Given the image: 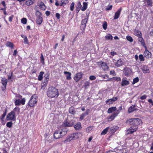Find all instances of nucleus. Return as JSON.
<instances>
[{
  "mask_svg": "<svg viewBox=\"0 0 153 153\" xmlns=\"http://www.w3.org/2000/svg\"><path fill=\"white\" fill-rule=\"evenodd\" d=\"M142 122L141 119L138 118H132L126 120V123L135 127L133 128L132 127H131L126 131V134L128 135L130 134H132L136 131L138 128L137 126L142 123Z\"/></svg>",
  "mask_w": 153,
  "mask_h": 153,
  "instance_id": "f257e3e1",
  "label": "nucleus"
},
{
  "mask_svg": "<svg viewBox=\"0 0 153 153\" xmlns=\"http://www.w3.org/2000/svg\"><path fill=\"white\" fill-rule=\"evenodd\" d=\"M59 94L58 90L54 87L49 88L47 92L48 97L51 98L57 97Z\"/></svg>",
  "mask_w": 153,
  "mask_h": 153,
  "instance_id": "f03ea898",
  "label": "nucleus"
},
{
  "mask_svg": "<svg viewBox=\"0 0 153 153\" xmlns=\"http://www.w3.org/2000/svg\"><path fill=\"white\" fill-rule=\"evenodd\" d=\"M15 113L14 111H11L9 113L7 116V120H15Z\"/></svg>",
  "mask_w": 153,
  "mask_h": 153,
  "instance_id": "7ed1b4c3",
  "label": "nucleus"
},
{
  "mask_svg": "<svg viewBox=\"0 0 153 153\" xmlns=\"http://www.w3.org/2000/svg\"><path fill=\"white\" fill-rule=\"evenodd\" d=\"M37 102L36 99V98L32 96L28 103V105L30 107H33L34 106V104Z\"/></svg>",
  "mask_w": 153,
  "mask_h": 153,
  "instance_id": "20e7f679",
  "label": "nucleus"
},
{
  "mask_svg": "<svg viewBox=\"0 0 153 153\" xmlns=\"http://www.w3.org/2000/svg\"><path fill=\"white\" fill-rule=\"evenodd\" d=\"M89 16V13H86L85 17L84 19L82 21L81 26L83 28H85L86 27V24L88 21Z\"/></svg>",
  "mask_w": 153,
  "mask_h": 153,
  "instance_id": "39448f33",
  "label": "nucleus"
},
{
  "mask_svg": "<svg viewBox=\"0 0 153 153\" xmlns=\"http://www.w3.org/2000/svg\"><path fill=\"white\" fill-rule=\"evenodd\" d=\"M75 140V137L74 136V133L70 134L68 136L66 140H65L64 142V143H67L69 142L72 140Z\"/></svg>",
  "mask_w": 153,
  "mask_h": 153,
  "instance_id": "423d86ee",
  "label": "nucleus"
},
{
  "mask_svg": "<svg viewBox=\"0 0 153 153\" xmlns=\"http://www.w3.org/2000/svg\"><path fill=\"white\" fill-rule=\"evenodd\" d=\"M61 132L60 130H56L53 134L54 138L57 139L62 137Z\"/></svg>",
  "mask_w": 153,
  "mask_h": 153,
  "instance_id": "0eeeda50",
  "label": "nucleus"
},
{
  "mask_svg": "<svg viewBox=\"0 0 153 153\" xmlns=\"http://www.w3.org/2000/svg\"><path fill=\"white\" fill-rule=\"evenodd\" d=\"M131 68H126L124 69V73L126 76H129L131 73Z\"/></svg>",
  "mask_w": 153,
  "mask_h": 153,
  "instance_id": "6e6552de",
  "label": "nucleus"
},
{
  "mask_svg": "<svg viewBox=\"0 0 153 153\" xmlns=\"http://www.w3.org/2000/svg\"><path fill=\"white\" fill-rule=\"evenodd\" d=\"M141 69L144 73H148L150 72L149 68L147 65H144L142 66Z\"/></svg>",
  "mask_w": 153,
  "mask_h": 153,
  "instance_id": "1a4fd4ad",
  "label": "nucleus"
},
{
  "mask_svg": "<svg viewBox=\"0 0 153 153\" xmlns=\"http://www.w3.org/2000/svg\"><path fill=\"white\" fill-rule=\"evenodd\" d=\"M119 113V112L118 111H116L113 113L112 115L109 117L108 120L109 121H112L113 120L115 117L117 116L118 114Z\"/></svg>",
  "mask_w": 153,
  "mask_h": 153,
  "instance_id": "9d476101",
  "label": "nucleus"
},
{
  "mask_svg": "<svg viewBox=\"0 0 153 153\" xmlns=\"http://www.w3.org/2000/svg\"><path fill=\"white\" fill-rule=\"evenodd\" d=\"M82 75L81 72L77 73L74 77V79L76 82H78L81 78Z\"/></svg>",
  "mask_w": 153,
  "mask_h": 153,
  "instance_id": "9b49d317",
  "label": "nucleus"
},
{
  "mask_svg": "<svg viewBox=\"0 0 153 153\" xmlns=\"http://www.w3.org/2000/svg\"><path fill=\"white\" fill-rule=\"evenodd\" d=\"M117 97H113L112 99L108 100L106 101V102L108 105L113 104L115 101L117 100Z\"/></svg>",
  "mask_w": 153,
  "mask_h": 153,
  "instance_id": "f8f14e48",
  "label": "nucleus"
},
{
  "mask_svg": "<svg viewBox=\"0 0 153 153\" xmlns=\"http://www.w3.org/2000/svg\"><path fill=\"white\" fill-rule=\"evenodd\" d=\"M37 4L40 9L42 10H45L46 9V6L43 2L40 1L37 2Z\"/></svg>",
  "mask_w": 153,
  "mask_h": 153,
  "instance_id": "ddd939ff",
  "label": "nucleus"
},
{
  "mask_svg": "<svg viewBox=\"0 0 153 153\" xmlns=\"http://www.w3.org/2000/svg\"><path fill=\"white\" fill-rule=\"evenodd\" d=\"M145 5L147 7H152V6L153 2L152 0H144Z\"/></svg>",
  "mask_w": 153,
  "mask_h": 153,
  "instance_id": "4468645a",
  "label": "nucleus"
},
{
  "mask_svg": "<svg viewBox=\"0 0 153 153\" xmlns=\"http://www.w3.org/2000/svg\"><path fill=\"white\" fill-rule=\"evenodd\" d=\"M7 82V80L5 78H3L1 80V83L4 86V87H2L3 90H4L6 88V86Z\"/></svg>",
  "mask_w": 153,
  "mask_h": 153,
  "instance_id": "2eb2a0df",
  "label": "nucleus"
},
{
  "mask_svg": "<svg viewBox=\"0 0 153 153\" xmlns=\"http://www.w3.org/2000/svg\"><path fill=\"white\" fill-rule=\"evenodd\" d=\"M135 105H132L131 107H130L128 109V112L129 113H131L133 112L134 111H136L138 110V109L137 108H135Z\"/></svg>",
  "mask_w": 153,
  "mask_h": 153,
  "instance_id": "dca6fc26",
  "label": "nucleus"
},
{
  "mask_svg": "<svg viewBox=\"0 0 153 153\" xmlns=\"http://www.w3.org/2000/svg\"><path fill=\"white\" fill-rule=\"evenodd\" d=\"M146 49H147V48ZM144 55L145 57L147 58H149L151 57V54L150 52L146 49L144 52Z\"/></svg>",
  "mask_w": 153,
  "mask_h": 153,
  "instance_id": "f3484780",
  "label": "nucleus"
},
{
  "mask_svg": "<svg viewBox=\"0 0 153 153\" xmlns=\"http://www.w3.org/2000/svg\"><path fill=\"white\" fill-rule=\"evenodd\" d=\"M122 10L121 8H120L118 9L117 12L115 13V15L114 17V19H117L119 17L120 15V12Z\"/></svg>",
  "mask_w": 153,
  "mask_h": 153,
  "instance_id": "a211bd4d",
  "label": "nucleus"
},
{
  "mask_svg": "<svg viewBox=\"0 0 153 153\" xmlns=\"http://www.w3.org/2000/svg\"><path fill=\"white\" fill-rule=\"evenodd\" d=\"M129 84V82L128 81L126 80L125 78L122 79L121 82V85L123 86H125Z\"/></svg>",
  "mask_w": 153,
  "mask_h": 153,
  "instance_id": "6ab92c4d",
  "label": "nucleus"
},
{
  "mask_svg": "<svg viewBox=\"0 0 153 153\" xmlns=\"http://www.w3.org/2000/svg\"><path fill=\"white\" fill-rule=\"evenodd\" d=\"M73 123H69L67 121H65L63 123V126L65 127H70L72 126Z\"/></svg>",
  "mask_w": 153,
  "mask_h": 153,
  "instance_id": "aec40b11",
  "label": "nucleus"
},
{
  "mask_svg": "<svg viewBox=\"0 0 153 153\" xmlns=\"http://www.w3.org/2000/svg\"><path fill=\"white\" fill-rule=\"evenodd\" d=\"M138 40L139 42H140L142 45H143L146 48V46L145 45V44L143 38L142 37V36H140V37H138Z\"/></svg>",
  "mask_w": 153,
  "mask_h": 153,
  "instance_id": "412c9836",
  "label": "nucleus"
},
{
  "mask_svg": "<svg viewBox=\"0 0 153 153\" xmlns=\"http://www.w3.org/2000/svg\"><path fill=\"white\" fill-rule=\"evenodd\" d=\"M43 19L42 16H39L37 17V18L36 19V23L40 25L42 22Z\"/></svg>",
  "mask_w": 153,
  "mask_h": 153,
  "instance_id": "4be33fe9",
  "label": "nucleus"
},
{
  "mask_svg": "<svg viewBox=\"0 0 153 153\" xmlns=\"http://www.w3.org/2000/svg\"><path fill=\"white\" fill-rule=\"evenodd\" d=\"M74 127L76 130H79L81 128V123L80 122H78L77 123L74 125Z\"/></svg>",
  "mask_w": 153,
  "mask_h": 153,
  "instance_id": "5701e85b",
  "label": "nucleus"
},
{
  "mask_svg": "<svg viewBox=\"0 0 153 153\" xmlns=\"http://www.w3.org/2000/svg\"><path fill=\"white\" fill-rule=\"evenodd\" d=\"M69 112L70 114L73 115L75 114L76 113L75 108L72 106L70 107L69 108Z\"/></svg>",
  "mask_w": 153,
  "mask_h": 153,
  "instance_id": "b1692460",
  "label": "nucleus"
},
{
  "mask_svg": "<svg viewBox=\"0 0 153 153\" xmlns=\"http://www.w3.org/2000/svg\"><path fill=\"white\" fill-rule=\"evenodd\" d=\"M134 34L138 36V37L142 36L141 32L139 30L135 29L134 31Z\"/></svg>",
  "mask_w": 153,
  "mask_h": 153,
  "instance_id": "393cba45",
  "label": "nucleus"
},
{
  "mask_svg": "<svg viewBox=\"0 0 153 153\" xmlns=\"http://www.w3.org/2000/svg\"><path fill=\"white\" fill-rule=\"evenodd\" d=\"M117 108L115 107H112L109 108L108 110V113H111L114 111H116Z\"/></svg>",
  "mask_w": 153,
  "mask_h": 153,
  "instance_id": "a878e982",
  "label": "nucleus"
},
{
  "mask_svg": "<svg viewBox=\"0 0 153 153\" xmlns=\"http://www.w3.org/2000/svg\"><path fill=\"white\" fill-rule=\"evenodd\" d=\"M64 74L66 75V79L68 80H70L71 79V73L68 71H64Z\"/></svg>",
  "mask_w": 153,
  "mask_h": 153,
  "instance_id": "bb28decb",
  "label": "nucleus"
},
{
  "mask_svg": "<svg viewBox=\"0 0 153 153\" xmlns=\"http://www.w3.org/2000/svg\"><path fill=\"white\" fill-rule=\"evenodd\" d=\"M123 64V62L120 59H118L115 64L116 66L117 67H119L122 65Z\"/></svg>",
  "mask_w": 153,
  "mask_h": 153,
  "instance_id": "cd10ccee",
  "label": "nucleus"
},
{
  "mask_svg": "<svg viewBox=\"0 0 153 153\" xmlns=\"http://www.w3.org/2000/svg\"><path fill=\"white\" fill-rule=\"evenodd\" d=\"M68 131V129L66 128L63 129L62 130H60V131L61 132V134L62 137L64 136L66 134L67 132Z\"/></svg>",
  "mask_w": 153,
  "mask_h": 153,
  "instance_id": "c85d7f7f",
  "label": "nucleus"
},
{
  "mask_svg": "<svg viewBox=\"0 0 153 153\" xmlns=\"http://www.w3.org/2000/svg\"><path fill=\"white\" fill-rule=\"evenodd\" d=\"M74 135L75 137V139H76L82 137V134L81 133L78 132L74 133Z\"/></svg>",
  "mask_w": 153,
  "mask_h": 153,
  "instance_id": "c756f323",
  "label": "nucleus"
},
{
  "mask_svg": "<svg viewBox=\"0 0 153 153\" xmlns=\"http://www.w3.org/2000/svg\"><path fill=\"white\" fill-rule=\"evenodd\" d=\"M49 75L48 73H47L45 74L44 76V79L45 80V81H44V83H47L49 80Z\"/></svg>",
  "mask_w": 153,
  "mask_h": 153,
  "instance_id": "7c9ffc66",
  "label": "nucleus"
},
{
  "mask_svg": "<svg viewBox=\"0 0 153 153\" xmlns=\"http://www.w3.org/2000/svg\"><path fill=\"white\" fill-rule=\"evenodd\" d=\"M83 7L81 8V10L82 11L85 10L87 8L88 3L86 2H83Z\"/></svg>",
  "mask_w": 153,
  "mask_h": 153,
  "instance_id": "2f4dec72",
  "label": "nucleus"
},
{
  "mask_svg": "<svg viewBox=\"0 0 153 153\" xmlns=\"http://www.w3.org/2000/svg\"><path fill=\"white\" fill-rule=\"evenodd\" d=\"M81 6L82 5H81V3L79 1L77 4V6L76 8V10L77 13L79 12Z\"/></svg>",
  "mask_w": 153,
  "mask_h": 153,
  "instance_id": "473e14b6",
  "label": "nucleus"
},
{
  "mask_svg": "<svg viewBox=\"0 0 153 153\" xmlns=\"http://www.w3.org/2000/svg\"><path fill=\"white\" fill-rule=\"evenodd\" d=\"M44 74V72L43 71H41L39 73V74L38 77V80L41 81V80L43 78V75Z\"/></svg>",
  "mask_w": 153,
  "mask_h": 153,
  "instance_id": "72a5a7b5",
  "label": "nucleus"
},
{
  "mask_svg": "<svg viewBox=\"0 0 153 153\" xmlns=\"http://www.w3.org/2000/svg\"><path fill=\"white\" fill-rule=\"evenodd\" d=\"M34 0H28L26 2V4L28 6L32 4L33 3Z\"/></svg>",
  "mask_w": 153,
  "mask_h": 153,
  "instance_id": "f704fd0d",
  "label": "nucleus"
},
{
  "mask_svg": "<svg viewBox=\"0 0 153 153\" xmlns=\"http://www.w3.org/2000/svg\"><path fill=\"white\" fill-rule=\"evenodd\" d=\"M7 112V110L6 109H5L4 112V113L2 114V115H1V118H0L1 120V121H3V120L5 116V115L6 114Z\"/></svg>",
  "mask_w": 153,
  "mask_h": 153,
  "instance_id": "c9c22d12",
  "label": "nucleus"
},
{
  "mask_svg": "<svg viewBox=\"0 0 153 153\" xmlns=\"http://www.w3.org/2000/svg\"><path fill=\"white\" fill-rule=\"evenodd\" d=\"M7 46L11 48V49H13V43L10 42H8L6 44Z\"/></svg>",
  "mask_w": 153,
  "mask_h": 153,
  "instance_id": "e433bc0d",
  "label": "nucleus"
},
{
  "mask_svg": "<svg viewBox=\"0 0 153 153\" xmlns=\"http://www.w3.org/2000/svg\"><path fill=\"white\" fill-rule=\"evenodd\" d=\"M102 27L105 30L107 28V22L106 21H104L102 23Z\"/></svg>",
  "mask_w": 153,
  "mask_h": 153,
  "instance_id": "4c0bfd02",
  "label": "nucleus"
},
{
  "mask_svg": "<svg viewBox=\"0 0 153 153\" xmlns=\"http://www.w3.org/2000/svg\"><path fill=\"white\" fill-rule=\"evenodd\" d=\"M109 129L108 127H107L105 129H104L101 132V135H103L105 134H106L108 129Z\"/></svg>",
  "mask_w": 153,
  "mask_h": 153,
  "instance_id": "58836bf2",
  "label": "nucleus"
},
{
  "mask_svg": "<svg viewBox=\"0 0 153 153\" xmlns=\"http://www.w3.org/2000/svg\"><path fill=\"white\" fill-rule=\"evenodd\" d=\"M94 126H93L88 127L86 129V131L88 132H90L93 129Z\"/></svg>",
  "mask_w": 153,
  "mask_h": 153,
  "instance_id": "ea45409f",
  "label": "nucleus"
},
{
  "mask_svg": "<svg viewBox=\"0 0 153 153\" xmlns=\"http://www.w3.org/2000/svg\"><path fill=\"white\" fill-rule=\"evenodd\" d=\"M105 38L107 40H112L113 39V37L111 34H109L108 36H105Z\"/></svg>",
  "mask_w": 153,
  "mask_h": 153,
  "instance_id": "a19ab883",
  "label": "nucleus"
},
{
  "mask_svg": "<svg viewBox=\"0 0 153 153\" xmlns=\"http://www.w3.org/2000/svg\"><path fill=\"white\" fill-rule=\"evenodd\" d=\"M139 81V79L138 77H137L134 78L133 80V81L132 83V85L134 84L135 83L138 82Z\"/></svg>",
  "mask_w": 153,
  "mask_h": 153,
  "instance_id": "79ce46f5",
  "label": "nucleus"
},
{
  "mask_svg": "<svg viewBox=\"0 0 153 153\" xmlns=\"http://www.w3.org/2000/svg\"><path fill=\"white\" fill-rule=\"evenodd\" d=\"M40 61L41 62L43 65H44L45 64L44 62V59L43 55L42 53L41 54V56L40 57Z\"/></svg>",
  "mask_w": 153,
  "mask_h": 153,
  "instance_id": "37998d69",
  "label": "nucleus"
},
{
  "mask_svg": "<svg viewBox=\"0 0 153 153\" xmlns=\"http://www.w3.org/2000/svg\"><path fill=\"white\" fill-rule=\"evenodd\" d=\"M13 111H14V112H15V111L18 114L20 111V108L18 107H16L13 109Z\"/></svg>",
  "mask_w": 153,
  "mask_h": 153,
  "instance_id": "c03bdc74",
  "label": "nucleus"
},
{
  "mask_svg": "<svg viewBox=\"0 0 153 153\" xmlns=\"http://www.w3.org/2000/svg\"><path fill=\"white\" fill-rule=\"evenodd\" d=\"M13 123L12 122L10 121L8 122L6 124V126L7 127L9 128H11L12 126Z\"/></svg>",
  "mask_w": 153,
  "mask_h": 153,
  "instance_id": "a18cd8bd",
  "label": "nucleus"
},
{
  "mask_svg": "<svg viewBox=\"0 0 153 153\" xmlns=\"http://www.w3.org/2000/svg\"><path fill=\"white\" fill-rule=\"evenodd\" d=\"M110 129L111 130H112L113 131V132H114L119 129V127L117 126H116L115 127H113L111 128Z\"/></svg>",
  "mask_w": 153,
  "mask_h": 153,
  "instance_id": "49530a36",
  "label": "nucleus"
},
{
  "mask_svg": "<svg viewBox=\"0 0 153 153\" xmlns=\"http://www.w3.org/2000/svg\"><path fill=\"white\" fill-rule=\"evenodd\" d=\"M126 39L130 42H132L133 41L132 38L130 36H126Z\"/></svg>",
  "mask_w": 153,
  "mask_h": 153,
  "instance_id": "de8ad7c7",
  "label": "nucleus"
},
{
  "mask_svg": "<svg viewBox=\"0 0 153 153\" xmlns=\"http://www.w3.org/2000/svg\"><path fill=\"white\" fill-rule=\"evenodd\" d=\"M21 22L24 24L27 23V20L26 18H23L21 19Z\"/></svg>",
  "mask_w": 153,
  "mask_h": 153,
  "instance_id": "09e8293b",
  "label": "nucleus"
},
{
  "mask_svg": "<svg viewBox=\"0 0 153 153\" xmlns=\"http://www.w3.org/2000/svg\"><path fill=\"white\" fill-rule=\"evenodd\" d=\"M140 60L141 61H143L144 60V57L143 56L142 54H140L139 56Z\"/></svg>",
  "mask_w": 153,
  "mask_h": 153,
  "instance_id": "8fccbe9b",
  "label": "nucleus"
},
{
  "mask_svg": "<svg viewBox=\"0 0 153 153\" xmlns=\"http://www.w3.org/2000/svg\"><path fill=\"white\" fill-rule=\"evenodd\" d=\"M20 103V100H16L15 102V105H19Z\"/></svg>",
  "mask_w": 153,
  "mask_h": 153,
  "instance_id": "3c124183",
  "label": "nucleus"
},
{
  "mask_svg": "<svg viewBox=\"0 0 153 153\" xmlns=\"http://www.w3.org/2000/svg\"><path fill=\"white\" fill-rule=\"evenodd\" d=\"M74 3L72 2L70 6V10L73 11L74 9Z\"/></svg>",
  "mask_w": 153,
  "mask_h": 153,
  "instance_id": "603ef678",
  "label": "nucleus"
},
{
  "mask_svg": "<svg viewBox=\"0 0 153 153\" xmlns=\"http://www.w3.org/2000/svg\"><path fill=\"white\" fill-rule=\"evenodd\" d=\"M36 15L37 17H39V16H41V15H42L41 13L39 11L37 10L36 11Z\"/></svg>",
  "mask_w": 153,
  "mask_h": 153,
  "instance_id": "864d4df0",
  "label": "nucleus"
},
{
  "mask_svg": "<svg viewBox=\"0 0 153 153\" xmlns=\"http://www.w3.org/2000/svg\"><path fill=\"white\" fill-rule=\"evenodd\" d=\"M113 79H114L115 81H120L121 79L120 77H113Z\"/></svg>",
  "mask_w": 153,
  "mask_h": 153,
  "instance_id": "5fc2aeb1",
  "label": "nucleus"
},
{
  "mask_svg": "<svg viewBox=\"0 0 153 153\" xmlns=\"http://www.w3.org/2000/svg\"><path fill=\"white\" fill-rule=\"evenodd\" d=\"M86 115H85V114L84 113H82V114H81V115H80V119L81 120H82L85 117V116H86Z\"/></svg>",
  "mask_w": 153,
  "mask_h": 153,
  "instance_id": "6e6d98bb",
  "label": "nucleus"
},
{
  "mask_svg": "<svg viewBox=\"0 0 153 153\" xmlns=\"http://www.w3.org/2000/svg\"><path fill=\"white\" fill-rule=\"evenodd\" d=\"M24 42L25 44H27L28 43V40L27 36H25L24 39Z\"/></svg>",
  "mask_w": 153,
  "mask_h": 153,
  "instance_id": "4d7b16f0",
  "label": "nucleus"
},
{
  "mask_svg": "<svg viewBox=\"0 0 153 153\" xmlns=\"http://www.w3.org/2000/svg\"><path fill=\"white\" fill-rule=\"evenodd\" d=\"M101 66L102 67H104V68H105L107 66L106 64L104 62H102L101 63Z\"/></svg>",
  "mask_w": 153,
  "mask_h": 153,
  "instance_id": "13d9d810",
  "label": "nucleus"
},
{
  "mask_svg": "<svg viewBox=\"0 0 153 153\" xmlns=\"http://www.w3.org/2000/svg\"><path fill=\"white\" fill-rule=\"evenodd\" d=\"M84 85L85 88H86L89 85V82H86L84 83Z\"/></svg>",
  "mask_w": 153,
  "mask_h": 153,
  "instance_id": "bf43d9fd",
  "label": "nucleus"
},
{
  "mask_svg": "<svg viewBox=\"0 0 153 153\" xmlns=\"http://www.w3.org/2000/svg\"><path fill=\"white\" fill-rule=\"evenodd\" d=\"M148 102H149L151 106L153 105V101L151 99H149Z\"/></svg>",
  "mask_w": 153,
  "mask_h": 153,
  "instance_id": "052dcab7",
  "label": "nucleus"
},
{
  "mask_svg": "<svg viewBox=\"0 0 153 153\" xmlns=\"http://www.w3.org/2000/svg\"><path fill=\"white\" fill-rule=\"evenodd\" d=\"M25 98H23L21 100H20V103L22 105H24L25 104Z\"/></svg>",
  "mask_w": 153,
  "mask_h": 153,
  "instance_id": "680f3d73",
  "label": "nucleus"
},
{
  "mask_svg": "<svg viewBox=\"0 0 153 153\" xmlns=\"http://www.w3.org/2000/svg\"><path fill=\"white\" fill-rule=\"evenodd\" d=\"M110 74L111 75H113V76H115L116 75V73L114 70L111 71Z\"/></svg>",
  "mask_w": 153,
  "mask_h": 153,
  "instance_id": "e2e57ef3",
  "label": "nucleus"
},
{
  "mask_svg": "<svg viewBox=\"0 0 153 153\" xmlns=\"http://www.w3.org/2000/svg\"><path fill=\"white\" fill-rule=\"evenodd\" d=\"M112 5H110L108 6L106 8V10H109L112 9Z\"/></svg>",
  "mask_w": 153,
  "mask_h": 153,
  "instance_id": "0e129e2a",
  "label": "nucleus"
},
{
  "mask_svg": "<svg viewBox=\"0 0 153 153\" xmlns=\"http://www.w3.org/2000/svg\"><path fill=\"white\" fill-rule=\"evenodd\" d=\"M89 79L91 80H94L96 79V77L94 76H89Z\"/></svg>",
  "mask_w": 153,
  "mask_h": 153,
  "instance_id": "69168bd1",
  "label": "nucleus"
},
{
  "mask_svg": "<svg viewBox=\"0 0 153 153\" xmlns=\"http://www.w3.org/2000/svg\"><path fill=\"white\" fill-rule=\"evenodd\" d=\"M147 97V96L145 95H143V96H141L140 97V99L142 100H144Z\"/></svg>",
  "mask_w": 153,
  "mask_h": 153,
  "instance_id": "338daca9",
  "label": "nucleus"
},
{
  "mask_svg": "<svg viewBox=\"0 0 153 153\" xmlns=\"http://www.w3.org/2000/svg\"><path fill=\"white\" fill-rule=\"evenodd\" d=\"M68 1L66 0H61V2L64 3L65 4H66L68 3Z\"/></svg>",
  "mask_w": 153,
  "mask_h": 153,
  "instance_id": "774afa93",
  "label": "nucleus"
}]
</instances>
